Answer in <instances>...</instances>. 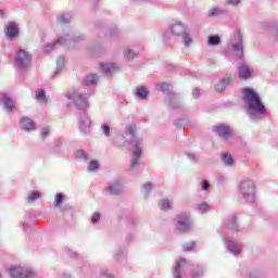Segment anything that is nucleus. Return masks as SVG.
I'll list each match as a JSON object with an SVG mask.
<instances>
[{"label":"nucleus","mask_w":278,"mask_h":278,"mask_svg":"<svg viewBox=\"0 0 278 278\" xmlns=\"http://www.w3.org/2000/svg\"><path fill=\"white\" fill-rule=\"evenodd\" d=\"M137 128L136 124H128L125 128L124 135H122L118 140V146L121 149L127 147V142H125L126 136L130 137V141L128 142V149L132 152L130 159V173H136L140 170V157H142V143L144 139L136 134Z\"/></svg>","instance_id":"f257e3e1"},{"label":"nucleus","mask_w":278,"mask_h":278,"mask_svg":"<svg viewBox=\"0 0 278 278\" xmlns=\"http://www.w3.org/2000/svg\"><path fill=\"white\" fill-rule=\"evenodd\" d=\"M243 101L247 104V112L250 121L255 123L257 121H262V118L266 116V106L255 90L245 89L243 93Z\"/></svg>","instance_id":"f03ea898"},{"label":"nucleus","mask_w":278,"mask_h":278,"mask_svg":"<svg viewBox=\"0 0 278 278\" xmlns=\"http://www.w3.org/2000/svg\"><path fill=\"white\" fill-rule=\"evenodd\" d=\"M81 40H86V36L78 35L76 37H71V34H65L62 37H59L53 42L43 46V51L45 53H49L50 51H53V49H55L58 45H65L66 47H72V45H77V42H81Z\"/></svg>","instance_id":"7ed1b4c3"},{"label":"nucleus","mask_w":278,"mask_h":278,"mask_svg":"<svg viewBox=\"0 0 278 278\" xmlns=\"http://www.w3.org/2000/svg\"><path fill=\"white\" fill-rule=\"evenodd\" d=\"M14 66L20 73H27L31 66V53L27 50L20 48L14 56Z\"/></svg>","instance_id":"20e7f679"},{"label":"nucleus","mask_w":278,"mask_h":278,"mask_svg":"<svg viewBox=\"0 0 278 278\" xmlns=\"http://www.w3.org/2000/svg\"><path fill=\"white\" fill-rule=\"evenodd\" d=\"M239 194L248 201V203H255V182L249 178L243 179L238 187Z\"/></svg>","instance_id":"39448f33"},{"label":"nucleus","mask_w":278,"mask_h":278,"mask_svg":"<svg viewBox=\"0 0 278 278\" xmlns=\"http://www.w3.org/2000/svg\"><path fill=\"white\" fill-rule=\"evenodd\" d=\"M90 96H88V93H83L79 91H74L71 93H67L66 98L68 99V101H72V103H74V106L76 108V110H79L80 112H86L89 108V103H88V98Z\"/></svg>","instance_id":"423d86ee"},{"label":"nucleus","mask_w":278,"mask_h":278,"mask_svg":"<svg viewBox=\"0 0 278 278\" xmlns=\"http://www.w3.org/2000/svg\"><path fill=\"white\" fill-rule=\"evenodd\" d=\"M242 33L236 31L228 42V49L236 55V58H242L244 55V47L242 45Z\"/></svg>","instance_id":"0eeeda50"},{"label":"nucleus","mask_w":278,"mask_h":278,"mask_svg":"<svg viewBox=\"0 0 278 278\" xmlns=\"http://www.w3.org/2000/svg\"><path fill=\"white\" fill-rule=\"evenodd\" d=\"M194 227V222L190 217V213H180L176 217V231L179 233H188Z\"/></svg>","instance_id":"6e6552de"},{"label":"nucleus","mask_w":278,"mask_h":278,"mask_svg":"<svg viewBox=\"0 0 278 278\" xmlns=\"http://www.w3.org/2000/svg\"><path fill=\"white\" fill-rule=\"evenodd\" d=\"M11 278H35L36 271L31 267L11 266L8 268Z\"/></svg>","instance_id":"1a4fd4ad"},{"label":"nucleus","mask_w":278,"mask_h":278,"mask_svg":"<svg viewBox=\"0 0 278 278\" xmlns=\"http://www.w3.org/2000/svg\"><path fill=\"white\" fill-rule=\"evenodd\" d=\"M186 31V26L181 23H176L172 25L169 31L163 34V42L168 45L170 42V36L181 37V35Z\"/></svg>","instance_id":"9d476101"},{"label":"nucleus","mask_w":278,"mask_h":278,"mask_svg":"<svg viewBox=\"0 0 278 278\" xmlns=\"http://www.w3.org/2000/svg\"><path fill=\"white\" fill-rule=\"evenodd\" d=\"M214 131L218 134L220 138H224V140H231L233 137V130L229 125L219 124L214 128Z\"/></svg>","instance_id":"9b49d317"},{"label":"nucleus","mask_w":278,"mask_h":278,"mask_svg":"<svg viewBox=\"0 0 278 278\" xmlns=\"http://www.w3.org/2000/svg\"><path fill=\"white\" fill-rule=\"evenodd\" d=\"M0 103L4 105L5 112H16V104L8 93H0Z\"/></svg>","instance_id":"f8f14e48"},{"label":"nucleus","mask_w":278,"mask_h":278,"mask_svg":"<svg viewBox=\"0 0 278 278\" xmlns=\"http://www.w3.org/2000/svg\"><path fill=\"white\" fill-rule=\"evenodd\" d=\"M90 125H92L90 117L88 116V114L84 113L78 119V127L84 136L90 134Z\"/></svg>","instance_id":"ddd939ff"},{"label":"nucleus","mask_w":278,"mask_h":278,"mask_svg":"<svg viewBox=\"0 0 278 278\" xmlns=\"http://www.w3.org/2000/svg\"><path fill=\"white\" fill-rule=\"evenodd\" d=\"M224 244L227 249V251H229V253H231V255H235V257H238V255H240V253H242V248L238 244H236V242L229 240L227 237L224 238Z\"/></svg>","instance_id":"4468645a"},{"label":"nucleus","mask_w":278,"mask_h":278,"mask_svg":"<svg viewBox=\"0 0 278 278\" xmlns=\"http://www.w3.org/2000/svg\"><path fill=\"white\" fill-rule=\"evenodd\" d=\"M238 77L243 81H248V79H251V77H253V71H251V67H249V65L242 63L238 67Z\"/></svg>","instance_id":"2eb2a0df"},{"label":"nucleus","mask_w":278,"mask_h":278,"mask_svg":"<svg viewBox=\"0 0 278 278\" xmlns=\"http://www.w3.org/2000/svg\"><path fill=\"white\" fill-rule=\"evenodd\" d=\"M233 81V76L232 75H226L224 78H222L216 87L215 90L216 92H225L227 88H229V85Z\"/></svg>","instance_id":"dca6fc26"},{"label":"nucleus","mask_w":278,"mask_h":278,"mask_svg":"<svg viewBox=\"0 0 278 278\" xmlns=\"http://www.w3.org/2000/svg\"><path fill=\"white\" fill-rule=\"evenodd\" d=\"M105 191L108 194H111V197H117V194L123 193V184L121 181L112 182L105 187Z\"/></svg>","instance_id":"f3484780"},{"label":"nucleus","mask_w":278,"mask_h":278,"mask_svg":"<svg viewBox=\"0 0 278 278\" xmlns=\"http://www.w3.org/2000/svg\"><path fill=\"white\" fill-rule=\"evenodd\" d=\"M188 266V261L184 257H179L176 260V265L174 267L173 277L174 278H181V269Z\"/></svg>","instance_id":"a211bd4d"},{"label":"nucleus","mask_w":278,"mask_h":278,"mask_svg":"<svg viewBox=\"0 0 278 278\" xmlns=\"http://www.w3.org/2000/svg\"><path fill=\"white\" fill-rule=\"evenodd\" d=\"M100 68L106 77H110V75L118 71V65L116 63H101Z\"/></svg>","instance_id":"6ab92c4d"},{"label":"nucleus","mask_w":278,"mask_h":278,"mask_svg":"<svg viewBox=\"0 0 278 278\" xmlns=\"http://www.w3.org/2000/svg\"><path fill=\"white\" fill-rule=\"evenodd\" d=\"M5 34L9 40H14V38L18 36V26H16L14 22H10L9 25H7Z\"/></svg>","instance_id":"aec40b11"},{"label":"nucleus","mask_w":278,"mask_h":278,"mask_svg":"<svg viewBox=\"0 0 278 278\" xmlns=\"http://www.w3.org/2000/svg\"><path fill=\"white\" fill-rule=\"evenodd\" d=\"M20 127L24 131H34L35 124H34V121H31L29 117H23L20 121Z\"/></svg>","instance_id":"412c9836"},{"label":"nucleus","mask_w":278,"mask_h":278,"mask_svg":"<svg viewBox=\"0 0 278 278\" xmlns=\"http://www.w3.org/2000/svg\"><path fill=\"white\" fill-rule=\"evenodd\" d=\"M159 207L163 212H168V210H173V200H169V199H166V198L162 199L159 202Z\"/></svg>","instance_id":"4be33fe9"},{"label":"nucleus","mask_w":278,"mask_h":278,"mask_svg":"<svg viewBox=\"0 0 278 278\" xmlns=\"http://www.w3.org/2000/svg\"><path fill=\"white\" fill-rule=\"evenodd\" d=\"M166 101L172 108H179V96H177L176 93H168L166 97Z\"/></svg>","instance_id":"5701e85b"},{"label":"nucleus","mask_w":278,"mask_h":278,"mask_svg":"<svg viewBox=\"0 0 278 278\" xmlns=\"http://www.w3.org/2000/svg\"><path fill=\"white\" fill-rule=\"evenodd\" d=\"M223 14H225V10H223L220 7L211 8L207 12L208 18H214V16H223Z\"/></svg>","instance_id":"b1692460"},{"label":"nucleus","mask_w":278,"mask_h":278,"mask_svg":"<svg viewBox=\"0 0 278 278\" xmlns=\"http://www.w3.org/2000/svg\"><path fill=\"white\" fill-rule=\"evenodd\" d=\"M85 86H97L99 83V76L97 74H89L85 77Z\"/></svg>","instance_id":"393cba45"},{"label":"nucleus","mask_w":278,"mask_h":278,"mask_svg":"<svg viewBox=\"0 0 278 278\" xmlns=\"http://www.w3.org/2000/svg\"><path fill=\"white\" fill-rule=\"evenodd\" d=\"M136 97L141 101H144V99L149 97V90H147V88L143 86H139L136 88Z\"/></svg>","instance_id":"a878e982"},{"label":"nucleus","mask_w":278,"mask_h":278,"mask_svg":"<svg viewBox=\"0 0 278 278\" xmlns=\"http://www.w3.org/2000/svg\"><path fill=\"white\" fill-rule=\"evenodd\" d=\"M222 162L224 166H232L233 165V156L230 153L223 152L222 153Z\"/></svg>","instance_id":"bb28decb"},{"label":"nucleus","mask_w":278,"mask_h":278,"mask_svg":"<svg viewBox=\"0 0 278 278\" xmlns=\"http://www.w3.org/2000/svg\"><path fill=\"white\" fill-rule=\"evenodd\" d=\"M207 45L208 47H218L220 45V37L217 35L208 36Z\"/></svg>","instance_id":"cd10ccee"},{"label":"nucleus","mask_w":278,"mask_h":278,"mask_svg":"<svg viewBox=\"0 0 278 278\" xmlns=\"http://www.w3.org/2000/svg\"><path fill=\"white\" fill-rule=\"evenodd\" d=\"M181 38L185 47H190V45H192V35L190 33H187V30L184 31Z\"/></svg>","instance_id":"c85d7f7f"},{"label":"nucleus","mask_w":278,"mask_h":278,"mask_svg":"<svg viewBox=\"0 0 278 278\" xmlns=\"http://www.w3.org/2000/svg\"><path fill=\"white\" fill-rule=\"evenodd\" d=\"M124 58L126 60H134V58H138V51H135L131 48H128L125 52H124Z\"/></svg>","instance_id":"c756f323"},{"label":"nucleus","mask_w":278,"mask_h":278,"mask_svg":"<svg viewBox=\"0 0 278 278\" xmlns=\"http://www.w3.org/2000/svg\"><path fill=\"white\" fill-rule=\"evenodd\" d=\"M197 210L200 214H207V212H210V204L202 202L197 205Z\"/></svg>","instance_id":"7c9ffc66"},{"label":"nucleus","mask_w":278,"mask_h":278,"mask_svg":"<svg viewBox=\"0 0 278 278\" xmlns=\"http://www.w3.org/2000/svg\"><path fill=\"white\" fill-rule=\"evenodd\" d=\"M76 160H79L80 162H86L88 160V154L84 150H77L75 152Z\"/></svg>","instance_id":"2f4dec72"},{"label":"nucleus","mask_w":278,"mask_h":278,"mask_svg":"<svg viewBox=\"0 0 278 278\" xmlns=\"http://www.w3.org/2000/svg\"><path fill=\"white\" fill-rule=\"evenodd\" d=\"M151 190H153V184L151 182H146L143 186H142V194L144 197H149V194L151 193Z\"/></svg>","instance_id":"473e14b6"},{"label":"nucleus","mask_w":278,"mask_h":278,"mask_svg":"<svg viewBox=\"0 0 278 278\" xmlns=\"http://www.w3.org/2000/svg\"><path fill=\"white\" fill-rule=\"evenodd\" d=\"M88 173H97L99 170V161H91L87 167Z\"/></svg>","instance_id":"72a5a7b5"},{"label":"nucleus","mask_w":278,"mask_h":278,"mask_svg":"<svg viewBox=\"0 0 278 278\" xmlns=\"http://www.w3.org/2000/svg\"><path fill=\"white\" fill-rule=\"evenodd\" d=\"M64 202V194L56 193L54 199V207H62V203Z\"/></svg>","instance_id":"f704fd0d"},{"label":"nucleus","mask_w":278,"mask_h":278,"mask_svg":"<svg viewBox=\"0 0 278 278\" xmlns=\"http://www.w3.org/2000/svg\"><path fill=\"white\" fill-rule=\"evenodd\" d=\"M59 23H62L63 25H67V23H71V14L65 13L58 17Z\"/></svg>","instance_id":"c9c22d12"},{"label":"nucleus","mask_w":278,"mask_h":278,"mask_svg":"<svg viewBox=\"0 0 278 278\" xmlns=\"http://www.w3.org/2000/svg\"><path fill=\"white\" fill-rule=\"evenodd\" d=\"M156 88H159V90H161V92H168V90H170V84H168V83H159L156 85Z\"/></svg>","instance_id":"e433bc0d"},{"label":"nucleus","mask_w":278,"mask_h":278,"mask_svg":"<svg viewBox=\"0 0 278 278\" xmlns=\"http://www.w3.org/2000/svg\"><path fill=\"white\" fill-rule=\"evenodd\" d=\"M51 134V129L49 127H43L40 130L41 140H47L48 136Z\"/></svg>","instance_id":"4c0bfd02"},{"label":"nucleus","mask_w":278,"mask_h":278,"mask_svg":"<svg viewBox=\"0 0 278 278\" xmlns=\"http://www.w3.org/2000/svg\"><path fill=\"white\" fill-rule=\"evenodd\" d=\"M37 199H40V192L33 191V192L28 195L27 201H28V203H34V201H36Z\"/></svg>","instance_id":"58836bf2"},{"label":"nucleus","mask_w":278,"mask_h":278,"mask_svg":"<svg viewBox=\"0 0 278 278\" xmlns=\"http://www.w3.org/2000/svg\"><path fill=\"white\" fill-rule=\"evenodd\" d=\"M36 99L38 101H47V96L45 94V90L43 89H39L36 92Z\"/></svg>","instance_id":"ea45409f"},{"label":"nucleus","mask_w":278,"mask_h":278,"mask_svg":"<svg viewBox=\"0 0 278 278\" xmlns=\"http://www.w3.org/2000/svg\"><path fill=\"white\" fill-rule=\"evenodd\" d=\"M110 129H111L110 125H108V124H102L101 125V131L105 136V138H110V136H111Z\"/></svg>","instance_id":"a19ab883"},{"label":"nucleus","mask_w":278,"mask_h":278,"mask_svg":"<svg viewBox=\"0 0 278 278\" xmlns=\"http://www.w3.org/2000/svg\"><path fill=\"white\" fill-rule=\"evenodd\" d=\"M228 227H229V229H231L232 231H236V229H238V222L236 220V217H231V218L229 219Z\"/></svg>","instance_id":"79ce46f5"},{"label":"nucleus","mask_w":278,"mask_h":278,"mask_svg":"<svg viewBox=\"0 0 278 278\" xmlns=\"http://www.w3.org/2000/svg\"><path fill=\"white\" fill-rule=\"evenodd\" d=\"M195 244L197 243H194V241L186 243L185 245H182V251H186L187 253H190V251L194 249Z\"/></svg>","instance_id":"37998d69"},{"label":"nucleus","mask_w":278,"mask_h":278,"mask_svg":"<svg viewBox=\"0 0 278 278\" xmlns=\"http://www.w3.org/2000/svg\"><path fill=\"white\" fill-rule=\"evenodd\" d=\"M226 3L232 8H238L242 3V0H226Z\"/></svg>","instance_id":"c03bdc74"},{"label":"nucleus","mask_w":278,"mask_h":278,"mask_svg":"<svg viewBox=\"0 0 278 278\" xmlns=\"http://www.w3.org/2000/svg\"><path fill=\"white\" fill-rule=\"evenodd\" d=\"M203 274H204L203 269L198 268V269H195V270L191 274V278H201V277H203Z\"/></svg>","instance_id":"a18cd8bd"},{"label":"nucleus","mask_w":278,"mask_h":278,"mask_svg":"<svg viewBox=\"0 0 278 278\" xmlns=\"http://www.w3.org/2000/svg\"><path fill=\"white\" fill-rule=\"evenodd\" d=\"M64 68V56H60L56 61V71Z\"/></svg>","instance_id":"49530a36"},{"label":"nucleus","mask_w":278,"mask_h":278,"mask_svg":"<svg viewBox=\"0 0 278 278\" xmlns=\"http://www.w3.org/2000/svg\"><path fill=\"white\" fill-rule=\"evenodd\" d=\"M125 255H127V252L125 251V249H119L118 252L116 253L117 262H121V260L125 257Z\"/></svg>","instance_id":"de8ad7c7"},{"label":"nucleus","mask_w":278,"mask_h":278,"mask_svg":"<svg viewBox=\"0 0 278 278\" xmlns=\"http://www.w3.org/2000/svg\"><path fill=\"white\" fill-rule=\"evenodd\" d=\"M101 220V214L99 213H93L91 216V223L93 225H97V223H99Z\"/></svg>","instance_id":"09e8293b"},{"label":"nucleus","mask_w":278,"mask_h":278,"mask_svg":"<svg viewBox=\"0 0 278 278\" xmlns=\"http://www.w3.org/2000/svg\"><path fill=\"white\" fill-rule=\"evenodd\" d=\"M100 278H114V274H112L108 269H104V270H102Z\"/></svg>","instance_id":"8fccbe9b"},{"label":"nucleus","mask_w":278,"mask_h":278,"mask_svg":"<svg viewBox=\"0 0 278 278\" xmlns=\"http://www.w3.org/2000/svg\"><path fill=\"white\" fill-rule=\"evenodd\" d=\"M116 36H118V28H114L110 31V38L114 39Z\"/></svg>","instance_id":"3c124183"},{"label":"nucleus","mask_w":278,"mask_h":278,"mask_svg":"<svg viewBox=\"0 0 278 278\" xmlns=\"http://www.w3.org/2000/svg\"><path fill=\"white\" fill-rule=\"evenodd\" d=\"M202 190H210V182H207V180H202Z\"/></svg>","instance_id":"603ef678"},{"label":"nucleus","mask_w":278,"mask_h":278,"mask_svg":"<svg viewBox=\"0 0 278 278\" xmlns=\"http://www.w3.org/2000/svg\"><path fill=\"white\" fill-rule=\"evenodd\" d=\"M187 155L191 162H197V156L193 153H188Z\"/></svg>","instance_id":"864d4df0"},{"label":"nucleus","mask_w":278,"mask_h":278,"mask_svg":"<svg viewBox=\"0 0 278 278\" xmlns=\"http://www.w3.org/2000/svg\"><path fill=\"white\" fill-rule=\"evenodd\" d=\"M274 33L276 34V38L278 40V23L274 25Z\"/></svg>","instance_id":"5fc2aeb1"},{"label":"nucleus","mask_w":278,"mask_h":278,"mask_svg":"<svg viewBox=\"0 0 278 278\" xmlns=\"http://www.w3.org/2000/svg\"><path fill=\"white\" fill-rule=\"evenodd\" d=\"M200 92H201V89L194 88L193 91H192V94H193V96H197V94H199Z\"/></svg>","instance_id":"6e6d98bb"},{"label":"nucleus","mask_w":278,"mask_h":278,"mask_svg":"<svg viewBox=\"0 0 278 278\" xmlns=\"http://www.w3.org/2000/svg\"><path fill=\"white\" fill-rule=\"evenodd\" d=\"M60 147H62V141H56L54 143V149H60Z\"/></svg>","instance_id":"4d7b16f0"},{"label":"nucleus","mask_w":278,"mask_h":278,"mask_svg":"<svg viewBox=\"0 0 278 278\" xmlns=\"http://www.w3.org/2000/svg\"><path fill=\"white\" fill-rule=\"evenodd\" d=\"M68 255L70 257H77V252L70 251Z\"/></svg>","instance_id":"13d9d810"},{"label":"nucleus","mask_w":278,"mask_h":278,"mask_svg":"<svg viewBox=\"0 0 278 278\" xmlns=\"http://www.w3.org/2000/svg\"><path fill=\"white\" fill-rule=\"evenodd\" d=\"M0 18H5V12L2 9H0Z\"/></svg>","instance_id":"bf43d9fd"},{"label":"nucleus","mask_w":278,"mask_h":278,"mask_svg":"<svg viewBox=\"0 0 278 278\" xmlns=\"http://www.w3.org/2000/svg\"><path fill=\"white\" fill-rule=\"evenodd\" d=\"M23 227H24V229H29V224L28 223H24Z\"/></svg>","instance_id":"052dcab7"},{"label":"nucleus","mask_w":278,"mask_h":278,"mask_svg":"<svg viewBox=\"0 0 278 278\" xmlns=\"http://www.w3.org/2000/svg\"><path fill=\"white\" fill-rule=\"evenodd\" d=\"M0 278H3V275L1 274V271H0Z\"/></svg>","instance_id":"680f3d73"},{"label":"nucleus","mask_w":278,"mask_h":278,"mask_svg":"<svg viewBox=\"0 0 278 278\" xmlns=\"http://www.w3.org/2000/svg\"><path fill=\"white\" fill-rule=\"evenodd\" d=\"M96 3H97V1H99V0H93Z\"/></svg>","instance_id":"e2e57ef3"}]
</instances>
